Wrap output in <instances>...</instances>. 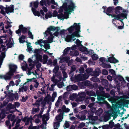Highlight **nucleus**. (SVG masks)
I'll list each match as a JSON object with an SVG mask.
<instances>
[{"label":"nucleus","instance_id":"f8f14e48","mask_svg":"<svg viewBox=\"0 0 129 129\" xmlns=\"http://www.w3.org/2000/svg\"><path fill=\"white\" fill-rule=\"evenodd\" d=\"M63 119V115L61 113L56 116V120H55L54 122V129H58L60 124V122L62 121Z\"/></svg>","mask_w":129,"mask_h":129},{"label":"nucleus","instance_id":"ddd939ff","mask_svg":"<svg viewBox=\"0 0 129 129\" xmlns=\"http://www.w3.org/2000/svg\"><path fill=\"white\" fill-rule=\"evenodd\" d=\"M51 80L55 83H53L51 85V87L49 88V90L50 91H53L54 89V86L56 85V83L61 81V76L60 75L58 77L55 76L54 75L51 78Z\"/></svg>","mask_w":129,"mask_h":129},{"label":"nucleus","instance_id":"c03bdc74","mask_svg":"<svg viewBox=\"0 0 129 129\" xmlns=\"http://www.w3.org/2000/svg\"><path fill=\"white\" fill-rule=\"evenodd\" d=\"M40 52V50L39 49H36L34 51V53H35V54L34 56H37L38 55H39L38 54Z\"/></svg>","mask_w":129,"mask_h":129},{"label":"nucleus","instance_id":"f704fd0d","mask_svg":"<svg viewBox=\"0 0 129 129\" xmlns=\"http://www.w3.org/2000/svg\"><path fill=\"white\" fill-rule=\"evenodd\" d=\"M87 94L89 96H96L95 93L92 91H87L86 92Z\"/></svg>","mask_w":129,"mask_h":129},{"label":"nucleus","instance_id":"e433bc0d","mask_svg":"<svg viewBox=\"0 0 129 129\" xmlns=\"http://www.w3.org/2000/svg\"><path fill=\"white\" fill-rule=\"evenodd\" d=\"M23 120L26 122L25 124L26 125H28L29 122H31V119L30 118L26 117L24 118L23 119Z\"/></svg>","mask_w":129,"mask_h":129},{"label":"nucleus","instance_id":"cd10ccee","mask_svg":"<svg viewBox=\"0 0 129 129\" xmlns=\"http://www.w3.org/2000/svg\"><path fill=\"white\" fill-rule=\"evenodd\" d=\"M55 67L54 69L53 70V72L55 73V75L54 74L53 76L54 75L55 76H59L60 75L61 76V75L60 74H59V75H56V73L57 72L58 70H59V67L58 66H55Z\"/></svg>","mask_w":129,"mask_h":129},{"label":"nucleus","instance_id":"864d4df0","mask_svg":"<svg viewBox=\"0 0 129 129\" xmlns=\"http://www.w3.org/2000/svg\"><path fill=\"white\" fill-rule=\"evenodd\" d=\"M84 69L82 66H81L79 69V71L80 73H83L84 72Z\"/></svg>","mask_w":129,"mask_h":129},{"label":"nucleus","instance_id":"338daca9","mask_svg":"<svg viewBox=\"0 0 129 129\" xmlns=\"http://www.w3.org/2000/svg\"><path fill=\"white\" fill-rule=\"evenodd\" d=\"M85 125V123H80L79 125V128H81L83 127Z\"/></svg>","mask_w":129,"mask_h":129},{"label":"nucleus","instance_id":"49530a36","mask_svg":"<svg viewBox=\"0 0 129 129\" xmlns=\"http://www.w3.org/2000/svg\"><path fill=\"white\" fill-rule=\"evenodd\" d=\"M64 85V84L62 82H60L58 83V87L59 88L62 87Z\"/></svg>","mask_w":129,"mask_h":129},{"label":"nucleus","instance_id":"0eeeda50","mask_svg":"<svg viewBox=\"0 0 129 129\" xmlns=\"http://www.w3.org/2000/svg\"><path fill=\"white\" fill-rule=\"evenodd\" d=\"M9 71L5 75H0V78L3 79L5 80L10 79L12 76L13 75L14 73L15 72L17 69L16 65L13 64H11L9 65Z\"/></svg>","mask_w":129,"mask_h":129},{"label":"nucleus","instance_id":"a211bd4d","mask_svg":"<svg viewBox=\"0 0 129 129\" xmlns=\"http://www.w3.org/2000/svg\"><path fill=\"white\" fill-rule=\"evenodd\" d=\"M125 10H124L120 6H117L115 8V12L116 15H119L122 13H125L126 12Z\"/></svg>","mask_w":129,"mask_h":129},{"label":"nucleus","instance_id":"b1692460","mask_svg":"<svg viewBox=\"0 0 129 129\" xmlns=\"http://www.w3.org/2000/svg\"><path fill=\"white\" fill-rule=\"evenodd\" d=\"M49 115L48 113H46L44 115L43 117V122H46V121L49 119Z\"/></svg>","mask_w":129,"mask_h":129},{"label":"nucleus","instance_id":"f03ea898","mask_svg":"<svg viewBox=\"0 0 129 129\" xmlns=\"http://www.w3.org/2000/svg\"><path fill=\"white\" fill-rule=\"evenodd\" d=\"M59 28L58 27H55L50 26L48 28L47 30L43 33L45 37L47 36L49 34L50 36L48 37V39L44 41L42 39L38 40L35 42L36 45H39L42 47L43 46L46 49L50 48V45L48 43H50L53 42V39L54 36H58L59 34L58 32Z\"/></svg>","mask_w":129,"mask_h":129},{"label":"nucleus","instance_id":"f257e3e1","mask_svg":"<svg viewBox=\"0 0 129 129\" xmlns=\"http://www.w3.org/2000/svg\"><path fill=\"white\" fill-rule=\"evenodd\" d=\"M80 23H74L67 30H62L60 32L59 35L61 37L64 38L65 41L69 42L74 41L76 40L75 37H80Z\"/></svg>","mask_w":129,"mask_h":129},{"label":"nucleus","instance_id":"69168bd1","mask_svg":"<svg viewBox=\"0 0 129 129\" xmlns=\"http://www.w3.org/2000/svg\"><path fill=\"white\" fill-rule=\"evenodd\" d=\"M39 110V109L38 108H34L33 109L32 111L33 113H34L35 112H36Z\"/></svg>","mask_w":129,"mask_h":129},{"label":"nucleus","instance_id":"20e7f679","mask_svg":"<svg viewBox=\"0 0 129 129\" xmlns=\"http://www.w3.org/2000/svg\"><path fill=\"white\" fill-rule=\"evenodd\" d=\"M93 69L91 68L87 69L86 70L87 73L84 75H79L76 77L77 81H79L85 80L87 79L89 76V74L92 76H97L101 73L99 69L96 68L95 72H93Z\"/></svg>","mask_w":129,"mask_h":129},{"label":"nucleus","instance_id":"774afa93","mask_svg":"<svg viewBox=\"0 0 129 129\" xmlns=\"http://www.w3.org/2000/svg\"><path fill=\"white\" fill-rule=\"evenodd\" d=\"M103 112V110L101 108L99 109L97 111V112L98 113V114H101Z\"/></svg>","mask_w":129,"mask_h":129},{"label":"nucleus","instance_id":"de8ad7c7","mask_svg":"<svg viewBox=\"0 0 129 129\" xmlns=\"http://www.w3.org/2000/svg\"><path fill=\"white\" fill-rule=\"evenodd\" d=\"M28 35L29 36V37L32 39H33V36L32 35V33L31 32L30 30L28 31Z\"/></svg>","mask_w":129,"mask_h":129},{"label":"nucleus","instance_id":"ea45409f","mask_svg":"<svg viewBox=\"0 0 129 129\" xmlns=\"http://www.w3.org/2000/svg\"><path fill=\"white\" fill-rule=\"evenodd\" d=\"M53 17L52 14L50 12L47 13L45 15V18L46 19H48L49 18H51Z\"/></svg>","mask_w":129,"mask_h":129},{"label":"nucleus","instance_id":"f3484780","mask_svg":"<svg viewBox=\"0 0 129 129\" xmlns=\"http://www.w3.org/2000/svg\"><path fill=\"white\" fill-rule=\"evenodd\" d=\"M47 4L50 5L51 4H52L53 5H52L51 7L53 9L58 8V4L55 2L54 0H46Z\"/></svg>","mask_w":129,"mask_h":129},{"label":"nucleus","instance_id":"5fc2aeb1","mask_svg":"<svg viewBox=\"0 0 129 129\" xmlns=\"http://www.w3.org/2000/svg\"><path fill=\"white\" fill-rule=\"evenodd\" d=\"M72 88L71 85H70L67 87V90L68 91H71L72 90Z\"/></svg>","mask_w":129,"mask_h":129},{"label":"nucleus","instance_id":"13d9d810","mask_svg":"<svg viewBox=\"0 0 129 129\" xmlns=\"http://www.w3.org/2000/svg\"><path fill=\"white\" fill-rule=\"evenodd\" d=\"M65 127L66 128H68L69 126V124L68 122L66 121V123L64 125Z\"/></svg>","mask_w":129,"mask_h":129},{"label":"nucleus","instance_id":"dca6fc26","mask_svg":"<svg viewBox=\"0 0 129 129\" xmlns=\"http://www.w3.org/2000/svg\"><path fill=\"white\" fill-rule=\"evenodd\" d=\"M10 110V109L9 110L8 108L2 110V113H1L0 112V119L1 118V119H4L6 116V115L5 114L8 113L9 112H14Z\"/></svg>","mask_w":129,"mask_h":129},{"label":"nucleus","instance_id":"5701e85b","mask_svg":"<svg viewBox=\"0 0 129 129\" xmlns=\"http://www.w3.org/2000/svg\"><path fill=\"white\" fill-rule=\"evenodd\" d=\"M5 56V51L2 52L0 57V68L1 67V66L2 64L4 59Z\"/></svg>","mask_w":129,"mask_h":129},{"label":"nucleus","instance_id":"aec40b11","mask_svg":"<svg viewBox=\"0 0 129 129\" xmlns=\"http://www.w3.org/2000/svg\"><path fill=\"white\" fill-rule=\"evenodd\" d=\"M19 28L21 29L22 32L23 34H25L26 33L27 31L30 30V28L29 27H28L27 28L24 27L23 25H21L19 26Z\"/></svg>","mask_w":129,"mask_h":129},{"label":"nucleus","instance_id":"603ef678","mask_svg":"<svg viewBox=\"0 0 129 129\" xmlns=\"http://www.w3.org/2000/svg\"><path fill=\"white\" fill-rule=\"evenodd\" d=\"M109 72L111 74L113 75H115V73L114 70L113 69H111L109 70Z\"/></svg>","mask_w":129,"mask_h":129},{"label":"nucleus","instance_id":"6e6552de","mask_svg":"<svg viewBox=\"0 0 129 129\" xmlns=\"http://www.w3.org/2000/svg\"><path fill=\"white\" fill-rule=\"evenodd\" d=\"M11 23L10 21V20H7V21L4 22H1L0 23V30H3L4 33H8L11 36H12V32L11 30L10 29L5 30L4 29V27L6 29L11 27L12 26V25L10 24Z\"/></svg>","mask_w":129,"mask_h":129},{"label":"nucleus","instance_id":"58836bf2","mask_svg":"<svg viewBox=\"0 0 129 129\" xmlns=\"http://www.w3.org/2000/svg\"><path fill=\"white\" fill-rule=\"evenodd\" d=\"M47 2L46 0H42L40 2V5L42 6H43L44 5L47 6Z\"/></svg>","mask_w":129,"mask_h":129},{"label":"nucleus","instance_id":"6e6d98bb","mask_svg":"<svg viewBox=\"0 0 129 129\" xmlns=\"http://www.w3.org/2000/svg\"><path fill=\"white\" fill-rule=\"evenodd\" d=\"M35 83L34 85L35 87L36 88H37L38 87L39 85V83L37 82V80H36L35 81Z\"/></svg>","mask_w":129,"mask_h":129},{"label":"nucleus","instance_id":"680f3d73","mask_svg":"<svg viewBox=\"0 0 129 129\" xmlns=\"http://www.w3.org/2000/svg\"><path fill=\"white\" fill-rule=\"evenodd\" d=\"M24 56L22 54L20 55L19 56V59L20 60H22L24 58Z\"/></svg>","mask_w":129,"mask_h":129},{"label":"nucleus","instance_id":"a19ab883","mask_svg":"<svg viewBox=\"0 0 129 129\" xmlns=\"http://www.w3.org/2000/svg\"><path fill=\"white\" fill-rule=\"evenodd\" d=\"M5 8L2 6H0V12L3 14L5 13L4 11Z\"/></svg>","mask_w":129,"mask_h":129},{"label":"nucleus","instance_id":"9d476101","mask_svg":"<svg viewBox=\"0 0 129 129\" xmlns=\"http://www.w3.org/2000/svg\"><path fill=\"white\" fill-rule=\"evenodd\" d=\"M41 57L40 55H39L37 56H33L31 58H29L28 59V62L30 63L28 67V69L29 70L32 69L34 67V64H31L33 62L34 64H36L39 62L40 61L42 60Z\"/></svg>","mask_w":129,"mask_h":129},{"label":"nucleus","instance_id":"2f4dec72","mask_svg":"<svg viewBox=\"0 0 129 129\" xmlns=\"http://www.w3.org/2000/svg\"><path fill=\"white\" fill-rule=\"evenodd\" d=\"M42 9L43 10L41 9L40 10V12L42 15L44 16L45 15V13L44 12L43 10L45 12H46L48 10L46 7H43Z\"/></svg>","mask_w":129,"mask_h":129},{"label":"nucleus","instance_id":"1a4fd4ad","mask_svg":"<svg viewBox=\"0 0 129 129\" xmlns=\"http://www.w3.org/2000/svg\"><path fill=\"white\" fill-rule=\"evenodd\" d=\"M106 14L109 16H111V17L114 18L112 19V23L114 24H115V21H116V20H119L121 21L122 23H123V22H122V20L124 19L127 18V14L126 13H122L118 15H116L115 14L112 15L107 13H106Z\"/></svg>","mask_w":129,"mask_h":129},{"label":"nucleus","instance_id":"7c9ffc66","mask_svg":"<svg viewBox=\"0 0 129 129\" xmlns=\"http://www.w3.org/2000/svg\"><path fill=\"white\" fill-rule=\"evenodd\" d=\"M20 122V119L18 120L16 123L15 127L13 129H22V127H19V123Z\"/></svg>","mask_w":129,"mask_h":129},{"label":"nucleus","instance_id":"39448f33","mask_svg":"<svg viewBox=\"0 0 129 129\" xmlns=\"http://www.w3.org/2000/svg\"><path fill=\"white\" fill-rule=\"evenodd\" d=\"M97 95L98 96L97 99L99 101H103V103L105 104L107 107L109 108H110L111 110H113V108L106 101H105V98L104 97L108 98V100L111 102L112 103H114L117 104L118 102L116 100V99H118V97H110L109 94L107 93H106L103 95H99L96 93Z\"/></svg>","mask_w":129,"mask_h":129},{"label":"nucleus","instance_id":"bf43d9fd","mask_svg":"<svg viewBox=\"0 0 129 129\" xmlns=\"http://www.w3.org/2000/svg\"><path fill=\"white\" fill-rule=\"evenodd\" d=\"M84 99L83 97L81 98L77 99L76 101L78 102L79 103L82 101L84 100Z\"/></svg>","mask_w":129,"mask_h":129},{"label":"nucleus","instance_id":"4468645a","mask_svg":"<svg viewBox=\"0 0 129 129\" xmlns=\"http://www.w3.org/2000/svg\"><path fill=\"white\" fill-rule=\"evenodd\" d=\"M37 63H38L36 67L37 68V69L35 71V72H32V74H33V75H35L36 77V78H37L39 77L41 75V72L40 70L38 69L40 68L41 67V65L40 62Z\"/></svg>","mask_w":129,"mask_h":129},{"label":"nucleus","instance_id":"9b49d317","mask_svg":"<svg viewBox=\"0 0 129 129\" xmlns=\"http://www.w3.org/2000/svg\"><path fill=\"white\" fill-rule=\"evenodd\" d=\"M13 40L10 38L7 40L5 43V46H4L3 45H1V43L0 42V52L1 51V49H2V51H4L5 49V47L6 46L8 48L11 47L13 44Z\"/></svg>","mask_w":129,"mask_h":129},{"label":"nucleus","instance_id":"a18cd8bd","mask_svg":"<svg viewBox=\"0 0 129 129\" xmlns=\"http://www.w3.org/2000/svg\"><path fill=\"white\" fill-rule=\"evenodd\" d=\"M40 104V101L37 100L35 104H33V105H36L37 108H38Z\"/></svg>","mask_w":129,"mask_h":129},{"label":"nucleus","instance_id":"79ce46f5","mask_svg":"<svg viewBox=\"0 0 129 129\" xmlns=\"http://www.w3.org/2000/svg\"><path fill=\"white\" fill-rule=\"evenodd\" d=\"M62 110L65 112H68L70 111V109L68 108H67L64 106H63L62 107Z\"/></svg>","mask_w":129,"mask_h":129},{"label":"nucleus","instance_id":"4d7b16f0","mask_svg":"<svg viewBox=\"0 0 129 129\" xmlns=\"http://www.w3.org/2000/svg\"><path fill=\"white\" fill-rule=\"evenodd\" d=\"M102 73L104 75H107L108 74V71L106 70H103L102 72Z\"/></svg>","mask_w":129,"mask_h":129},{"label":"nucleus","instance_id":"37998d69","mask_svg":"<svg viewBox=\"0 0 129 129\" xmlns=\"http://www.w3.org/2000/svg\"><path fill=\"white\" fill-rule=\"evenodd\" d=\"M92 58L93 60H96L98 58V55L96 54H93L92 56Z\"/></svg>","mask_w":129,"mask_h":129},{"label":"nucleus","instance_id":"c9c22d12","mask_svg":"<svg viewBox=\"0 0 129 129\" xmlns=\"http://www.w3.org/2000/svg\"><path fill=\"white\" fill-rule=\"evenodd\" d=\"M62 97L61 96H60L58 98V100L55 104V105L56 107H58L59 105V103L61 101Z\"/></svg>","mask_w":129,"mask_h":129},{"label":"nucleus","instance_id":"2eb2a0df","mask_svg":"<svg viewBox=\"0 0 129 129\" xmlns=\"http://www.w3.org/2000/svg\"><path fill=\"white\" fill-rule=\"evenodd\" d=\"M74 43L79 46V50L82 52L86 51L87 50V49L86 47H84L82 45L81 42L78 39H77L75 41Z\"/></svg>","mask_w":129,"mask_h":129},{"label":"nucleus","instance_id":"412c9836","mask_svg":"<svg viewBox=\"0 0 129 129\" xmlns=\"http://www.w3.org/2000/svg\"><path fill=\"white\" fill-rule=\"evenodd\" d=\"M21 67L22 69L24 71L27 70V69H28V72L27 73V74L28 75H30L31 74L32 72L30 71L31 70L29 69L28 67V68H27V65L25 63L21 64Z\"/></svg>","mask_w":129,"mask_h":129},{"label":"nucleus","instance_id":"0e129e2a","mask_svg":"<svg viewBox=\"0 0 129 129\" xmlns=\"http://www.w3.org/2000/svg\"><path fill=\"white\" fill-rule=\"evenodd\" d=\"M57 93L55 92H54L52 95V98L55 99L57 96Z\"/></svg>","mask_w":129,"mask_h":129},{"label":"nucleus","instance_id":"a878e982","mask_svg":"<svg viewBox=\"0 0 129 129\" xmlns=\"http://www.w3.org/2000/svg\"><path fill=\"white\" fill-rule=\"evenodd\" d=\"M31 10L34 15L39 16L40 15V13L39 11H36L35 8L32 7Z\"/></svg>","mask_w":129,"mask_h":129},{"label":"nucleus","instance_id":"473e14b6","mask_svg":"<svg viewBox=\"0 0 129 129\" xmlns=\"http://www.w3.org/2000/svg\"><path fill=\"white\" fill-rule=\"evenodd\" d=\"M15 117V116L14 115H13L12 114H9L7 118L8 119L12 121L14 119Z\"/></svg>","mask_w":129,"mask_h":129},{"label":"nucleus","instance_id":"c85d7f7f","mask_svg":"<svg viewBox=\"0 0 129 129\" xmlns=\"http://www.w3.org/2000/svg\"><path fill=\"white\" fill-rule=\"evenodd\" d=\"M26 36L23 35H22L20 37L19 39V42L20 43H23L25 42V39L26 38Z\"/></svg>","mask_w":129,"mask_h":129},{"label":"nucleus","instance_id":"8fccbe9b","mask_svg":"<svg viewBox=\"0 0 129 129\" xmlns=\"http://www.w3.org/2000/svg\"><path fill=\"white\" fill-rule=\"evenodd\" d=\"M62 73L63 74V76L64 78L63 79V80L64 81L65 78H67V75L65 72L64 71H62Z\"/></svg>","mask_w":129,"mask_h":129},{"label":"nucleus","instance_id":"7ed1b4c3","mask_svg":"<svg viewBox=\"0 0 129 129\" xmlns=\"http://www.w3.org/2000/svg\"><path fill=\"white\" fill-rule=\"evenodd\" d=\"M76 7V5L73 1H69L68 3L64 2L62 6L60 7L59 11V13H62L64 10V14H62L57 16V12L55 11L52 14L53 17L57 16L58 18L61 20H63L64 19H67L69 18V16L71 14V13L73 12Z\"/></svg>","mask_w":129,"mask_h":129},{"label":"nucleus","instance_id":"4c0bfd02","mask_svg":"<svg viewBox=\"0 0 129 129\" xmlns=\"http://www.w3.org/2000/svg\"><path fill=\"white\" fill-rule=\"evenodd\" d=\"M27 50L28 52L31 51L32 48L31 46V43H28L27 44Z\"/></svg>","mask_w":129,"mask_h":129},{"label":"nucleus","instance_id":"052dcab7","mask_svg":"<svg viewBox=\"0 0 129 129\" xmlns=\"http://www.w3.org/2000/svg\"><path fill=\"white\" fill-rule=\"evenodd\" d=\"M21 81L20 79H18L16 80L15 82V85L16 86H18Z\"/></svg>","mask_w":129,"mask_h":129},{"label":"nucleus","instance_id":"bb28decb","mask_svg":"<svg viewBox=\"0 0 129 129\" xmlns=\"http://www.w3.org/2000/svg\"><path fill=\"white\" fill-rule=\"evenodd\" d=\"M40 56L41 57V59H42V60L41 61H40V62L42 61L44 64H45L47 61V59L48 58V56L45 55H44L43 57V59L42 56L41 55H40Z\"/></svg>","mask_w":129,"mask_h":129},{"label":"nucleus","instance_id":"393cba45","mask_svg":"<svg viewBox=\"0 0 129 129\" xmlns=\"http://www.w3.org/2000/svg\"><path fill=\"white\" fill-rule=\"evenodd\" d=\"M108 60L111 63H116L118 62V60L116 59L113 57H110L108 58Z\"/></svg>","mask_w":129,"mask_h":129},{"label":"nucleus","instance_id":"c756f323","mask_svg":"<svg viewBox=\"0 0 129 129\" xmlns=\"http://www.w3.org/2000/svg\"><path fill=\"white\" fill-rule=\"evenodd\" d=\"M33 4V6L35 8H37L39 4V2L38 1H37L33 3H31L30 4V6L31 7Z\"/></svg>","mask_w":129,"mask_h":129},{"label":"nucleus","instance_id":"423d86ee","mask_svg":"<svg viewBox=\"0 0 129 129\" xmlns=\"http://www.w3.org/2000/svg\"><path fill=\"white\" fill-rule=\"evenodd\" d=\"M76 48V46L74 45L72 46L71 48L67 47L65 49L64 51V53L62 56L60 57V62L62 63L64 61H66L67 62L69 60L70 58L69 57L66 56L65 55L68 53L70 51V55H71L76 56L78 55L79 53L78 51H76L74 52L73 51H71L70 50H73Z\"/></svg>","mask_w":129,"mask_h":129},{"label":"nucleus","instance_id":"09e8293b","mask_svg":"<svg viewBox=\"0 0 129 129\" xmlns=\"http://www.w3.org/2000/svg\"><path fill=\"white\" fill-rule=\"evenodd\" d=\"M7 92L8 95L11 98L13 97L14 95L13 93L10 92L9 90L7 91Z\"/></svg>","mask_w":129,"mask_h":129},{"label":"nucleus","instance_id":"3c124183","mask_svg":"<svg viewBox=\"0 0 129 129\" xmlns=\"http://www.w3.org/2000/svg\"><path fill=\"white\" fill-rule=\"evenodd\" d=\"M46 122H45V123L43 122V124L41 126V127L42 129H46Z\"/></svg>","mask_w":129,"mask_h":129},{"label":"nucleus","instance_id":"72a5a7b5","mask_svg":"<svg viewBox=\"0 0 129 129\" xmlns=\"http://www.w3.org/2000/svg\"><path fill=\"white\" fill-rule=\"evenodd\" d=\"M28 88L27 86H24L23 87L20 88L19 91L20 92H24V91H26L27 89Z\"/></svg>","mask_w":129,"mask_h":129},{"label":"nucleus","instance_id":"4be33fe9","mask_svg":"<svg viewBox=\"0 0 129 129\" xmlns=\"http://www.w3.org/2000/svg\"><path fill=\"white\" fill-rule=\"evenodd\" d=\"M14 5H10L6 9L5 8L4 10H5L6 13L8 14L13 12L14 10Z\"/></svg>","mask_w":129,"mask_h":129},{"label":"nucleus","instance_id":"e2e57ef3","mask_svg":"<svg viewBox=\"0 0 129 129\" xmlns=\"http://www.w3.org/2000/svg\"><path fill=\"white\" fill-rule=\"evenodd\" d=\"M72 87V90H75L77 89V87L75 85H71Z\"/></svg>","mask_w":129,"mask_h":129},{"label":"nucleus","instance_id":"6ab92c4d","mask_svg":"<svg viewBox=\"0 0 129 129\" xmlns=\"http://www.w3.org/2000/svg\"><path fill=\"white\" fill-rule=\"evenodd\" d=\"M106 8V7L105 6H103L102 7V9L103 10V12L106 14V13H111L112 12L113 10H114V8L113 7H109L107 9L106 12H105V10Z\"/></svg>","mask_w":129,"mask_h":129}]
</instances>
